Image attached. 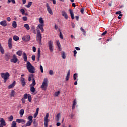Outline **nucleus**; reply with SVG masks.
Wrapping results in <instances>:
<instances>
[{
	"mask_svg": "<svg viewBox=\"0 0 127 127\" xmlns=\"http://www.w3.org/2000/svg\"><path fill=\"white\" fill-rule=\"evenodd\" d=\"M19 114L20 115V117H22L23 116V114H24V110L21 109L20 110Z\"/></svg>",
	"mask_w": 127,
	"mask_h": 127,
	"instance_id": "393cba45",
	"label": "nucleus"
},
{
	"mask_svg": "<svg viewBox=\"0 0 127 127\" xmlns=\"http://www.w3.org/2000/svg\"><path fill=\"white\" fill-rule=\"evenodd\" d=\"M16 122H17V123H18V124H20V123H21L23 124H25L26 123L25 120L23 119H16Z\"/></svg>",
	"mask_w": 127,
	"mask_h": 127,
	"instance_id": "9b49d317",
	"label": "nucleus"
},
{
	"mask_svg": "<svg viewBox=\"0 0 127 127\" xmlns=\"http://www.w3.org/2000/svg\"><path fill=\"white\" fill-rule=\"evenodd\" d=\"M62 14L63 15V16H64V18H65V19H68V15L67 14V13L64 11H63L62 12Z\"/></svg>",
	"mask_w": 127,
	"mask_h": 127,
	"instance_id": "ddd939ff",
	"label": "nucleus"
},
{
	"mask_svg": "<svg viewBox=\"0 0 127 127\" xmlns=\"http://www.w3.org/2000/svg\"><path fill=\"white\" fill-rule=\"evenodd\" d=\"M75 19L78 21V20H79V16H76Z\"/></svg>",
	"mask_w": 127,
	"mask_h": 127,
	"instance_id": "69168bd1",
	"label": "nucleus"
},
{
	"mask_svg": "<svg viewBox=\"0 0 127 127\" xmlns=\"http://www.w3.org/2000/svg\"><path fill=\"white\" fill-rule=\"evenodd\" d=\"M23 58L24 61L27 62L26 67L29 73H31L32 74L35 73V68L34 66H32V64H31L30 62H27V55H26L25 53H23Z\"/></svg>",
	"mask_w": 127,
	"mask_h": 127,
	"instance_id": "f257e3e1",
	"label": "nucleus"
},
{
	"mask_svg": "<svg viewBox=\"0 0 127 127\" xmlns=\"http://www.w3.org/2000/svg\"><path fill=\"white\" fill-rule=\"evenodd\" d=\"M30 91L32 93H34L35 92V88L34 86H30Z\"/></svg>",
	"mask_w": 127,
	"mask_h": 127,
	"instance_id": "7c9ffc66",
	"label": "nucleus"
},
{
	"mask_svg": "<svg viewBox=\"0 0 127 127\" xmlns=\"http://www.w3.org/2000/svg\"><path fill=\"white\" fill-rule=\"evenodd\" d=\"M20 82L22 87H24L26 85V82H25V78L23 77L20 78Z\"/></svg>",
	"mask_w": 127,
	"mask_h": 127,
	"instance_id": "1a4fd4ad",
	"label": "nucleus"
},
{
	"mask_svg": "<svg viewBox=\"0 0 127 127\" xmlns=\"http://www.w3.org/2000/svg\"><path fill=\"white\" fill-rule=\"evenodd\" d=\"M22 40L23 41H26V42H28L29 40H30V36L28 35V36H25L22 38Z\"/></svg>",
	"mask_w": 127,
	"mask_h": 127,
	"instance_id": "9d476101",
	"label": "nucleus"
},
{
	"mask_svg": "<svg viewBox=\"0 0 127 127\" xmlns=\"http://www.w3.org/2000/svg\"><path fill=\"white\" fill-rule=\"evenodd\" d=\"M23 4L26 3V0H22Z\"/></svg>",
	"mask_w": 127,
	"mask_h": 127,
	"instance_id": "e2e57ef3",
	"label": "nucleus"
},
{
	"mask_svg": "<svg viewBox=\"0 0 127 127\" xmlns=\"http://www.w3.org/2000/svg\"><path fill=\"white\" fill-rule=\"evenodd\" d=\"M108 32V31H105L102 34V35L104 36V35H106V34H107V33Z\"/></svg>",
	"mask_w": 127,
	"mask_h": 127,
	"instance_id": "bf43d9fd",
	"label": "nucleus"
},
{
	"mask_svg": "<svg viewBox=\"0 0 127 127\" xmlns=\"http://www.w3.org/2000/svg\"><path fill=\"white\" fill-rule=\"evenodd\" d=\"M24 27H25L27 30H29V29H30V28L29 27V25L28 24H25L24 25Z\"/></svg>",
	"mask_w": 127,
	"mask_h": 127,
	"instance_id": "a878e982",
	"label": "nucleus"
},
{
	"mask_svg": "<svg viewBox=\"0 0 127 127\" xmlns=\"http://www.w3.org/2000/svg\"><path fill=\"white\" fill-rule=\"evenodd\" d=\"M37 115H38V113H36V112L34 115V118H35L37 117Z\"/></svg>",
	"mask_w": 127,
	"mask_h": 127,
	"instance_id": "680f3d73",
	"label": "nucleus"
},
{
	"mask_svg": "<svg viewBox=\"0 0 127 127\" xmlns=\"http://www.w3.org/2000/svg\"><path fill=\"white\" fill-rule=\"evenodd\" d=\"M14 86H15V81H14L12 84H10L8 86V89H12V88H13Z\"/></svg>",
	"mask_w": 127,
	"mask_h": 127,
	"instance_id": "f3484780",
	"label": "nucleus"
},
{
	"mask_svg": "<svg viewBox=\"0 0 127 127\" xmlns=\"http://www.w3.org/2000/svg\"><path fill=\"white\" fill-rule=\"evenodd\" d=\"M33 78V74H30L28 77L29 82H30V81H31V79H32Z\"/></svg>",
	"mask_w": 127,
	"mask_h": 127,
	"instance_id": "c756f323",
	"label": "nucleus"
},
{
	"mask_svg": "<svg viewBox=\"0 0 127 127\" xmlns=\"http://www.w3.org/2000/svg\"><path fill=\"white\" fill-rule=\"evenodd\" d=\"M48 81V79H47V78H46V79H44L42 84V85L41 86V89H42L43 91H46V90H47Z\"/></svg>",
	"mask_w": 127,
	"mask_h": 127,
	"instance_id": "f03ea898",
	"label": "nucleus"
},
{
	"mask_svg": "<svg viewBox=\"0 0 127 127\" xmlns=\"http://www.w3.org/2000/svg\"><path fill=\"white\" fill-rule=\"evenodd\" d=\"M49 49L51 52L54 51V46H53V42L50 41L49 42Z\"/></svg>",
	"mask_w": 127,
	"mask_h": 127,
	"instance_id": "39448f33",
	"label": "nucleus"
},
{
	"mask_svg": "<svg viewBox=\"0 0 127 127\" xmlns=\"http://www.w3.org/2000/svg\"><path fill=\"white\" fill-rule=\"evenodd\" d=\"M32 83L30 84V86H33L34 87L35 86L36 83L35 82V79L34 78H33L32 79Z\"/></svg>",
	"mask_w": 127,
	"mask_h": 127,
	"instance_id": "412c9836",
	"label": "nucleus"
},
{
	"mask_svg": "<svg viewBox=\"0 0 127 127\" xmlns=\"http://www.w3.org/2000/svg\"><path fill=\"white\" fill-rule=\"evenodd\" d=\"M39 23H40V24H43L44 23V21H43V19H42V17H40L39 19Z\"/></svg>",
	"mask_w": 127,
	"mask_h": 127,
	"instance_id": "cd10ccee",
	"label": "nucleus"
},
{
	"mask_svg": "<svg viewBox=\"0 0 127 127\" xmlns=\"http://www.w3.org/2000/svg\"><path fill=\"white\" fill-rule=\"evenodd\" d=\"M28 101H29V102H31V95L30 94H28Z\"/></svg>",
	"mask_w": 127,
	"mask_h": 127,
	"instance_id": "37998d69",
	"label": "nucleus"
},
{
	"mask_svg": "<svg viewBox=\"0 0 127 127\" xmlns=\"http://www.w3.org/2000/svg\"><path fill=\"white\" fill-rule=\"evenodd\" d=\"M32 4V2L29 1L28 3V4L26 6V7L29 8V7H30V6H31Z\"/></svg>",
	"mask_w": 127,
	"mask_h": 127,
	"instance_id": "c9c22d12",
	"label": "nucleus"
},
{
	"mask_svg": "<svg viewBox=\"0 0 127 127\" xmlns=\"http://www.w3.org/2000/svg\"><path fill=\"white\" fill-rule=\"evenodd\" d=\"M60 119V113H59L57 115V122H59Z\"/></svg>",
	"mask_w": 127,
	"mask_h": 127,
	"instance_id": "79ce46f5",
	"label": "nucleus"
},
{
	"mask_svg": "<svg viewBox=\"0 0 127 127\" xmlns=\"http://www.w3.org/2000/svg\"><path fill=\"white\" fill-rule=\"evenodd\" d=\"M49 74H50V75H51V76H53V75H54V72L53 71V70H50L49 71Z\"/></svg>",
	"mask_w": 127,
	"mask_h": 127,
	"instance_id": "c03bdc74",
	"label": "nucleus"
},
{
	"mask_svg": "<svg viewBox=\"0 0 127 127\" xmlns=\"http://www.w3.org/2000/svg\"><path fill=\"white\" fill-rule=\"evenodd\" d=\"M12 57L11 54L9 53L5 54L4 59L6 61H9V59Z\"/></svg>",
	"mask_w": 127,
	"mask_h": 127,
	"instance_id": "423d86ee",
	"label": "nucleus"
},
{
	"mask_svg": "<svg viewBox=\"0 0 127 127\" xmlns=\"http://www.w3.org/2000/svg\"><path fill=\"white\" fill-rule=\"evenodd\" d=\"M69 12L70 14V16L71 17V19H74L75 18V16L74 15V12L71 9H69Z\"/></svg>",
	"mask_w": 127,
	"mask_h": 127,
	"instance_id": "dca6fc26",
	"label": "nucleus"
},
{
	"mask_svg": "<svg viewBox=\"0 0 127 127\" xmlns=\"http://www.w3.org/2000/svg\"><path fill=\"white\" fill-rule=\"evenodd\" d=\"M31 124H32V122L31 121H28L26 125H25L26 127H30V126H31Z\"/></svg>",
	"mask_w": 127,
	"mask_h": 127,
	"instance_id": "2f4dec72",
	"label": "nucleus"
},
{
	"mask_svg": "<svg viewBox=\"0 0 127 127\" xmlns=\"http://www.w3.org/2000/svg\"><path fill=\"white\" fill-rule=\"evenodd\" d=\"M14 95H16V92H15V91H14V90H12L11 91L10 96H11V97H14Z\"/></svg>",
	"mask_w": 127,
	"mask_h": 127,
	"instance_id": "5701e85b",
	"label": "nucleus"
},
{
	"mask_svg": "<svg viewBox=\"0 0 127 127\" xmlns=\"http://www.w3.org/2000/svg\"><path fill=\"white\" fill-rule=\"evenodd\" d=\"M74 114H70V118H71V119H73V118H74Z\"/></svg>",
	"mask_w": 127,
	"mask_h": 127,
	"instance_id": "0e129e2a",
	"label": "nucleus"
},
{
	"mask_svg": "<svg viewBox=\"0 0 127 127\" xmlns=\"http://www.w3.org/2000/svg\"><path fill=\"white\" fill-rule=\"evenodd\" d=\"M39 58H40V49H38V54H37V61H39Z\"/></svg>",
	"mask_w": 127,
	"mask_h": 127,
	"instance_id": "6ab92c4d",
	"label": "nucleus"
},
{
	"mask_svg": "<svg viewBox=\"0 0 127 127\" xmlns=\"http://www.w3.org/2000/svg\"><path fill=\"white\" fill-rule=\"evenodd\" d=\"M17 61H18V59L16 57V56L15 55H13L12 59H10V62H11V63H16Z\"/></svg>",
	"mask_w": 127,
	"mask_h": 127,
	"instance_id": "0eeeda50",
	"label": "nucleus"
},
{
	"mask_svg": "<svg viewBox=\"0 0 127 127\" xmlns=\"http://www.w3.org/2000/svg\"><path fill=\"white\" fill-rule=\"evenodd\" d=\"M28 98V94H27V93H25L24 95V97L23 98L24 99H27Z\"/></svg>",
	"mask_w": 127,
	"mask_h": 127,
	"instance_id": "a18cd8bd",
	"label": "nucleus"
},
{
	"mask_svg": "<svg viewBox=\"0 0 127 127\" xmlns=\"http://www.w3.org/2000/svg\"><path fill=\"white\" fill-rule=\"evenodd\" d=\"M0 52H1V54H4V49L3 48H0Z\"/></svg>",
	"mask_w": 127,
	"mask_h": 127,
	"instance_id": "ea45409f",
	"label": "nucleus"
},
{
	"mask_svg": "<svg viewBox=\"0 0 127 127\" xmlns=\"http://www.w3.org/2000/svg\"><path fill=\"white\" fill-rule=\"evenodd\" d=\"M38 28H39L40 29V30H41L42 32H43L44 30H43V24H40L38 25Z\"/></svg>",
	"mask_w": 127,
	"mask_h": 127,
	"instance_id": "a211bd4d",
	"label": "nucleus"
},
{
	"mask_svg": "<svg viewBox=\"0 0 127 127\" xmlns=\"http://www.w3.org/2000/svg\"><path fill=\"white\" fill-rule=\"evenodd\" d=\"M73 53H74V57H75V56H76V54H77V51H76V50H75L73 51Z\"/></svg>",
	"mask_w": 127,
	"mask_h": 127,
	"instance_id": "052dcab7",
	"label": "nucleus"
},
{
	"mask_svg": "<svg viewBox=\"0 0 127 127\" xmlns=\"http://www.w3.org/2000/svg\"><path fill=\"white\" fill-rule=\"evenodd\" d=\"M9 122H12L13 121V116L11 115L10 117L8 118Z\"/></svg>",
	"mask_w": 127,
	"mask_h": 127,
	"instance_id": "72a5a7b5",
	"label": "nucleus"
},
{
	"mask_svg": "<svg viewBox=\"0 0 127 127\" xmlns=\"http://www.w3.org/2000/svg\"><path fill=\"white\" fill-rule=\"evenodd\" d=\"M48 113H47L45 118V127H48Z\"/></svg>",
	"mask_w": 127,
	"mask_h": 127,
	"instance_id": "f8f14e48",
	"label": "nucleus"
},
{
	"mask_svg": "<svg viewBox=\"0 0 127 127\" xmlns=\"http://www.w3.org/2000/svg\"><path fill=\"white\" fill-rule=\"evenodd\" d=\"M60 31V37L61 38V39H63V34H62V32H61V30H59Z\"/></svg>",
	"mask_w": 127,
	"mask_h": 127,
	"instance_id": "f704fd0d",
	"label": "nucleus"
},
{
	"mask_svg": "<svg viewBox=\"0 0 127 127\" xmlns=\"http://www.w3.org/2000/svg\"><path fill=\"white\" fill-rule=\"evenodd\" d=\"M20 11H21L22 14H23V15L24 14V13H25V11L24 9H21L20 10Z\"/></svg>",
	"mask_w": 127,
	"mask_h": 127,
	"instance_id": "3c124183",
	"label": "nucleus"
},
{
	"mask_svg": "<svg viewBox=\"0 0 127 127\" xmlns=\"http://www.w3.org/2000/svg\"><path fill=\"white\" fill-rule=\"evenodd\" d=\"M80 30H81V31H82L84 33H85V32H86L85 31V30H84V29H83L82 27H81V28H80Z\"/></svg>",
	"mask_w": 127,
	"mask_h": 127,
	"instance_id": "13d9d810",
	"label": "nucleus"
},
{
	"mask_svg": "<svg viewBox=\"0 0 127 127\" xmlns=\"http://www.w3.org/2000/svg\"><path fill=\"white\" fill-rule=\"evenodd\" d=\"M16 54L18 55V56H21V55H22V51L19 50L16 52Z\"/></svg>",
	"mask_w": 127,
	"mask_h": 127,
	"instance_id": "c85d7f7f",
	"label": "nucleus"
},
{
	"mask_svg": "<svg viewBox=\"0 0 127 127\" xmlns=\"http://www.w3.org/2000/svg\"><path fill=\"white\" fill-rule=\"evenodd\" d=\"M0 123L1 125L4 126H6V124L5 123V121H4V119H3V118L0 119Z\"/></svg>",
	"mask_w": 127,
	"mask_h": 127,
	"instance_id": "2eb2a0df",
	"label": "nucleus"
},
{
	"mask_svg": "<svg viewBox=\"0 0 127 127\" xmlns=\"http://www.w3.org/2000/svg\"><path fill=\"white\" fill-rule=\"evenodd\" d=\"M32 119H33V117H32V116H30L28 117V120H29V121L32 123Z\"/></svg>",
	"mask_w": 127,
	"mask_h": 127,
	"instance_id": "e433bc0d",
	"label": "nucleus"
},
{
	"mask_svg": "<svg viewBox=\"0 0 127 127\" xmlns=\"http://www.w3.org/2000/svg\"><path fill=\"white\" fill-rule=\"evenodd\" d=\"M1 78L4 79L3 82L4 83H6V81H7L8 78H9V73L8 72L1 73L0 74Z\"/></svg>",
	"mask_w": 127,
	"mask_h": 127,
	"instance_id": "7ed1b4c3",
	"label": "nucleus"
},
{
	"mask_svg": "<svg viewBox=\"0 0 127 127\" xmlns=\"http://www.w3.org/2000/svg\"><path fill=\"white\" fill-rule=\"evenodd\" d=\"M11 127H16V122L13 121L11 124Z\"/></svg>",
	"mask_w": 127,
	"mask_h": 127,
	"instance_id": "473e14b6",
	"label": "nucleus"
},
{
	"mask_svg": "<svg viewBox=\"0 0 127 127\" xmlns=\"http://www.w3.org/2000/svg\"><path fill=\"white\" fill-rule=\"evenodd\" d=\"M60 94H61V92H60V91L56 92L55 93V97H58V96H59Z\"/></svg>",
	"mask_w": 127,
	"mask_h": 127,
	"instance_id": "4c0bfd02",
	"label": "nucleus"
},
{
	"mask_svg": "<svg viewBox=\"0 0 127 127\" xmlns=\"http://www.w3.org/2000/svg\"><path fill=\"white\" fill-rule=\"evenodd\" d=\"M22 19L24 21H27V17L26 16H23L22 17Z\"/></svg>",
	"mask_w": 127,
	"mask_h": 127,
	"instance_id": "49530a36",
	"label": "nucleus"
},
{
	"mask_svg": "<svg viewBox=\"0 0 127 127\" xmlns=\"http://www.w3.org/2000/svg\"><path fill=\"white\" fill-rule=\"evenodd\" d=\"M57 46L58 47L59 50H60V48H61V45H60V42H57Z\"/></svg>",
	"mask_w": 127,
	"mask_h": 127,
	"instance_id": "de8ad7c7",
	"label": "nucleus"
},
{
	"mask_svg": "<svg viewBox=\"0 0 127 127\" xmlns=\"http://www.w3.org/2000/svg\"><path fill=\"white\" fill-rule=\"evenodd\" d=\"M21 101L23 104H25V98H22Z\"/></svg>",
	"mask_w": 127,
	"mask_h": 127,
	"instance_id": "5fc2aeb1",
	"label": "nucleus"
},
{
	"mask_svg": "<svg viewBox=\"0 0 127 127\" xmlns=\"http://www.w3.org/2000/svg\"><path fill=\"white\" fill-rule=\"evenodd\" d=\"M62 58L63 59H66V55L65 54V52H63Z\"/></svg>",
	"mask_w": 127,
	"mask_h": 127,
	"instance_id": "58836bf2",
	"label": "nucleus"
},
{
	"mask_svg": "<svg viewBox=\"0 0 127 127\" xmlns=\"http://www.w3.org/2000/svg\"><path fill=\"white\" fill-rule=\"evenodd\" d=\"M77 105V102H76V99L73 100V103L72 104V106H76Z\"/></svg>",
	"mask_w": 127,
	"mask_h": 127,
	"instance_id": "09e8293b",
	"label": "nucleus"
},
{
	"mask_svg": "<svg viewBox=\"0 0 127 127\" xmlns=\"http://www.w3.org/2000/svg\"><path fill=\"white\" fill-rule=\"evenodd\" d=\"M32 60H33V61H35V55H33L32 56Z\"/></svg>",
	"mask_w": 127,
	"mask_h": 127,
	"instance_id": "864d4df0",
	"label": "nucleus"
},
{
	"mask_svg": "<svg viewBox=\"0 0 127 127\" xmlns=\"http://www.w3.org/2000/svg\"><path fill=\"white\" fill-rule=\"evenodd\" d=\"M78 77V73H74L73 74V80H76Z\"/></svg>",
	"mask_w": 127,
	"mask_h": 127,
	"instance_id": "a19ab883",
	"label": "nucleus"
},
{
	"mask_svg": "<svg viewBox=\"0 0 127 127\" xmlns=\"http://www.w3.org/2000/svg\"><path fill=\"white\" fill-rule=\"evenodd\" d=\"M8 46L9 49L12 48V38H9L8 40Z\"/></svg>",
	"mask_w": 127,
	"mask_h": 127,
	"instance_id": "6e6552de",
	"label": "nucleus"
},
{
	"mask_svg": "<svg viewBox=\"0 0 127 127\" xmlns=\"http://www.w3.org/2000/svg\"><path fill=\"white\" fill-rule=\"evenodd\" d=\"M69 79H70V70H68L66 76V81L69 80Z\"/></svg>",
	"mask_w": 127,
	"mask_h": 127,
	"instance_id": "aec40b11",
	"label": "nucleus"
},
{
	"mask_svg": "<svg viewBox=\"0 0 127 127\" xmlns=\"http://www.w3.org/2000/svg\"><path fill=\"white\" fill-rule=\"evenodd\" d=\"M84 10H85V9L84 8H82L80 10L81 13L83 14L84 13Z\"/></svg>",
	"mask_w": 127,
	"mask_h": 127,
	"instance_id": "603ef678",
	"label": "nucleus"
},
{
	"mask_svg": "<svg viewBox=\"0 0 127 127\" xmlns=\"http://www.w3.org/2000/svg\"><path fill=\"white\" fill-rule=\"evenodd\" d=\"M12 25L14 28H16L17 26V24H16V22L14 21L12 24Z\"/></svg>",
	"mask_w": 127,
	"mask_h": 127,
	"instance_id": "b1692460",
	"label": "nucleus"
},
{
	"mask_svg": "<svg viewBox=\"0 0 127 127\" xmlns=\"http://www.w3.org/2000/svg\"><path fill=\"white\" fill-rule=\"evenodd\" d=\"M11 2L13 4L15 3V0H10Z\"/></svg>",
	"mask_w": 127,
	"mask_h": 127,
	"instance_id": "338daca9",
	"label": "nucleus"
},
{
	"mask_svg": "<svg viewBox=\"0 0 127 127\" xmlns=\"http://www.w3.org/2000/svg\"><path fill=\"white\" fill-rule=\"evenodd\" d=\"M0 25H2V26H3L4 27H5L7 25V24L6 23V20L2 21L0 22Z\"/></svg>",
	"mask_w": 127,
	"mask_h": 127,
	"instance_id": "4468645a",
	"label": "nucleus"
},
{
	"mask_svg": "<svg viewBox=\"0 0 127 127\" xmlns=\"http://www.w3.org/2000/svg\"><path fill=\"white\" fill-rule=\"evenodd\" d=\"M7 21H10V20H11L10 17H7Z\"/></svg>",
	"mask_w": 127,
	"mask_h": 127,
	"instance_id": "774afa93",
	"label": "nucleus"
},
{
	"mask_svg": "<svg viewBox=\"0 0 127 127\" xmlns=\"http://www.w3.org/2000/svg\"><path fill=\"white\" fill-rule=\"evenodd\" d=\"M40 69L41 73H43V67H42V65H40Z\"/></svg>",
	"mask_w": 127,
	"mask_h": 127,
	"instance_id": "8fccbe9b",
	"label": "nucleus"
},
{
	"mask_svg": "<svg viewBox=\"0 0 127 127\" xmlns=\"http://www.w3.org/2000/svg\"><path fill=\"white\" fill-rule=\"evenodd\" d=\"M50 1H53V3L54 4H56V0H50Z\"/></svg>",
	"mask_w": 127,
	"mask_h": 127,
	"instance_id": "6e6d98bb",
	"label": "nucleus"
},
{
	"mask_svg": "<svg viewBox=\"0 0 127 127\" xmlns=\"http://www.w3.org/2000/svg\"><path fill=\"white\" fill-rule=\"evenodd\" d=\"M13 39L15 41H17V40H19V37H18L17 36H14L13 37Z\"/></svg>",
	"mask_w": 127,
	"mask_h": 127,
	"instance_id": "bb28decb",
	"label": "nucleus"
},
{
	"mask_svg": "<svg viewBox=\"0 0 127 127\" xmlns=\"http://www.w3.org/2000/svg\"><path fill=\"white\" fill-rule=\"evenodd\" d=\"M32 49H33V52H36V48H35V47H33Z\"/></svg>",
	"mask_w": 127,
	"mask_h": 127,
	"instance_id": "4d7b16f0",
	"label": "nucleus"
},
{
	"mask_svg": "<svg viewBox=\"0 0 127 127\" xmlns=\"http://www.w3.org/2000/svg\"><path fill=\"white\" fill-rule=\"evenodd\" d=\"M41 34L40 33V31L38 30L37 31V37H36V40L38 42H39V44H41Z\"/></svg>",
	"mask_w": 127,
	"mask_h": 127,
	"instance_id": "20e7f679",
	"label": "nucleus"
},
{
	"mask_svg": "<svg viewBox=\"0 0 127 127\" xmlns=\"http://www.w3.org/2000/svg\"><path fill=\"white\" fill-rule=\"evenodd\" d=\"M48 12L49 13H50V14H51V15H53V12H52V9H51V8H50V6H48Z\"/></svg>",
	"mask_w": 127,
	"mask_h": 127,
	"instance_id": "4be33fe9",
	"label": "nucleus"
}]
</instances>
